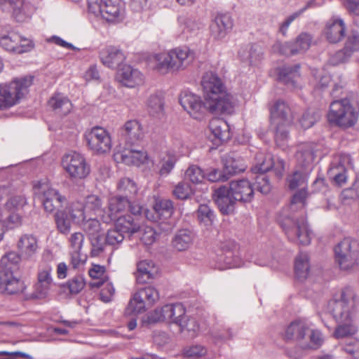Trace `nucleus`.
Masks as SVG:
<instances>
[{
	"label": "nucleus",
	"instance_id": "obj_1",
	"mask_svg": "<svg viewBox=\"0 0 359 359\" xmlns=\"http://www.w3.org/2000/svg\"><path fill=\"white\" fill-rule=\"evenodd\" d=\"M306 191L302 189L295 193L290 204L279 211L276 220L287 238L292 242L307 245L311 243V231L304 214Z\"/></svg>",
	"mask_w": 359,
	"mask_h": 359
},
{
	"label": "nucleus",
	"instance_id": "obj_2",
	"mask_svg": "<svg viewBox=\"0 0 359 359\" xmlns=\"http://www.w3.org/2000/svg\"><path fill=\"white\" fill-rule=\"evenodd\" d=\"M201 86L208 111L216 115L231 114L234 111L233 97L225 90V87L212 72H206L202 78Z\"/></svg>",
	"mask_w": 359,
	"mask_h": 359
},
{
	"label": "nucleus",
	"instance_id": "obj_3",
	"mask_svg": "<svg viewBox=\"0 0 359 359\" xmlns=\"http://www.w3.org/2000/svg\"><path fill=\"white\" fill-rule=\"evenodd\" d=\"M214 200L223 215L234 212L236 202L248 203L254 197V189L247 180L232 181L229 186H221L213 194Z\"/></svg>",
	"mask_w": 359,
	"mask_h": 359
},
{
	"label": "nucleus",
	"instance_id": "obj_4",
	"mask_svg": "<svg viewBox=\"0 0 359 359\" xmlns=\"http://www.w3.org/2000/svg\"><path fill=\"white\" fill-rule=\"evenodd\" d=\"M270 122L275 132V140L280 144L288 137V127L294 120V111L289 104L278 99L273 102L269 107Z\"/></svg>",
	"mask_w": 359,
	"mask_h": 359
},
{
	"label": "nucleus",
	"instance_id": "obj_5",
	"mask_svg": "<svg viewBox=\"0 0 359 359\" xmlns=\"http://www.w3.org/2000/svg\"><path fill=\"white\" fill-rule=\"evenodd\" d=\"M33 76L15 79L8 83L0 84V109H8L20 103L32 85Z\"/></svg>",
	"mask_w": 359,
	"mask_h": 359
},
{
	"label": "nucleus",
	"instance_id": "obj_6",
	"mask_svg": "<svg viewBox=\"0 0 359 359\" xmlns=\"http://www.w3.org/2000/svg\"><path fill=\"white\" fill-rule=\"evenodd\" d=\"M193 53L187 48H177L155 56L156 69L162 74L184 68L193 60Z\"/></svg>",
	"mask_w": 359,
	"mask_h": 359
},
{
	"label": "nucleus",
	"instance_id": "obj_7",
	"mask_svg": "<svg viewBox=\"0 0 359 359\" xmlns=\"http://www.w3.org/2000/svg\"><path fill=\"white\" fill-rule=\"evenodd\" d=\"M358 109L348 98L334 100L330 105L329 121L341 128L353 127L358 121Z\"/></svg>",
	"mask_w": 359,
	"mask_h": 359
},
{
	"label": "nucleus",
	"instance_id": "obj_8",
	"mask_svg": "<svg viewBox=\"0 0 359 359\" xmlns=\"http://www.w3.org/2000/svg\"><path fill=\"white\" fill-rule=\"evenodd\" d=\"M284 339L286 341H295L303 344L306 348H318L322 342L321 333L311 330L302 320L291 323L285 330Z\"/></svg>",
	"mask_w": 359,
	"mask_h": 359
},
{
	"label": "nucleus",
	"instance_id": "obj_9",
	"mask_svg": "<svg viewBox=\"0 0 359 359\" xmlns=\"http://www.w3.org/2000/svg\"><path fill=\"white\" fill-rule=\"evenodd\" d=\"M357 302V297L353 290L346 287L329 302L328 308L336 322L344 323L351 320Z\"/></svg>",
	"mask_w": 359,
	"mask_h": 359
},
{
	"label": "nucleus",
	"instance_id": "obj_10",
	"mask_svg": "<svg viewBox=\"0 0 359 359\" xmlns=\"http://www.w3.org/2000/svg\"><path fill=\"white\" fill-rule=\"evenodd\" d=\"M33 188L34 197L43 204L47 212L62 210L67 205L66 197L46 182H38Z\"/></svg>",
	"mask_w": 359,
	"mask_h": 359
},
{
	"label": "nucleus",
	"instance_id": "obj_11",
	"mask_svg": "<svg viewBox=\"0 0 359 359\" xmlns=\"http://www.w3.org/2000/svg\"><path fill=\"white\" fill-rule=\"evenodd\" d=\"M159 299V292L154 286L139 289L128 302L125 309L126 316L137 315L144 312Z\"/></svg>",
	"mask_w": 359,
	"mask_h": 359
},
{
	"label": "nucleus",
	"instance_id": "obj_12",
	"mask_svg": "<svg viewBox=\"0 0 359 359\" xmlns=\"http://www.w3.org/2000/svg\"><path fill=\"white\" fill-rule=\"evenodd\" d=\"M0 47L6 51L22 54L30 51L34 48L33 42L22 37L10 26L0 27Z\"/></svg>",
	"mask_w": 359,
	"mask_h": 359
},
{
	"label": "nucleus",
	"instance_id": "obj_13",
	"mask_svg": "<svg viewBox=\"0 0 359 359\" xmlns=\"http://www.w3.org/2000/svg\"><path fill=\"white\" fill-rule=\"evenodd\" d=\"M336 262L342 270H348L358 264V244L350 238H344L334 248Z\"/></svg>",
	"mask_w": 359,
	"mask_h": 359
},
{
	"label": "nucleus",
	"instance_id": "obj_14",
	"mask_svg": "<svg viewBox=\"0 0 359 359\" xmlns=\"http://www.w3.org/2000/svg\"><path fill=\"white\" fill-rule=\"evenodd\" d=\"M88 6L90 13L108 22L119 21L123 15L118 0H88Z\"/></svg>",
	"mask_w": 359,
	"mask_h": 359
},
{
	"label": "nucleus",
	"instance_id": "obj_15",
	"mask_svg": "<svg viewBox=\"0 0 359 359\" xmlns=\"http://www.w3.org/2000/svg\"><path fill=\"white\" fill-rule=\"evenodd\" d=\"M62 165L72 180L84 179L90 172V167L85 158L75 151L66 154L62 158Z\"/></svg>",
	"mask_w": 359,
	"mask_h": 359
},
{
	"label": "nucleus",
	"instance_id": "obj_16",
	"mask_svg": "<svg viewBox=\"0 0 359 359\" xmlns=\"http://www.w3.org/2000/svg\"><path fill=\"white\" fill-rule=\"evenodd\" d=\"M85 140L89 149L97 154L109 152L111 148V137L101 127H94L85 134Z\"/></svg>",
	"mask_w": 359,
	"mask_h": 359
},
{
	"label": "nucleus",
	"instance_id": "obj_17",
	"mask_svg": "<svg viewBox=\"0 0 359 359\" xmlns=\"http://www.w3.org/2000/svg\"><path fill=\"white\" fill-rule=\"evenodd\" d=\"M26 287L22 280L14 276V272L8 267L0 268V292L14 294L24 292Z\"/></svg>",
	"mask_w": 359,
	"mask_h": 359
},
{
	"label": "nucleus",
	"instance_id": "obj_18",
	"mask_svg": "<svg viewBox=\"0 0 359 359\" xmlns=\"http://www.w3.org/2000/svg\"><path fill=\"white\" fill-rule=\"evenodd\" d=\"M284 170V161L279 158H274L271 154L260 157L257 164L251 168L252 172L258 174H265V172L272 170L278 180L283 177Z\"/></svg>",
	"mask_w": 359,
	"mask_h": 359
},
{
	"label": "nucleus",
	"instance_id": "obj_19",
	"mask_svg": "<svg viewBox=\"0 0 359 359\" xmlns=\"http://www.w3.org/2000/svg\"><path fill=\"white\" fill-rule=\"evenodd\" d=\"M180 103L194 118H199L205 111H208L206 100L203 102L201 97L191 93L184 92L180 95Z\"/></svg>",
	"mask_w": 359,
	"mask_h": 359
},
{
	"label": "nucleus",
	"instance_id": "obj_20",
	"mask_svg": "<svg viewBox=\"0 0 359 359\" xmlns=\"http://www.w3.org/2000/svg\"><path fill=\"white\" fill-rule=\"evenodd\" d=\"M121 135L126 144L130 146L140 144L144 138L142 126L137 120H130L126 122L121 129Z\"/></svg>",
	"mask_w": 359,
	"mask_h": 359
},
{
	"label": "nucleus",
	"instance_id": "obj_21",
	"mask_svg": "<svg viewBox=\"0 0 359 359\" xmlns=\"http://www.w3.org/2000/svg\"><path fill=\"white\" fill-rule=\"evenodd\" d=\"M222 253L219 255V261L224 262L227 268L241 266L238 245L233 241H227L221 245Z\"/></svg>",
	"mask_w": 359,
	"mask_h": 359
},
{
	"label": "nucleus",
	"instance_id": "obj_22",
	"mask_svg": "<svg viewBox=\"0 0 359 359\" xmlns=\"http://www.w3.org/2000/svg\"><path fill=\"white\" fill-rule=\"evenodd\" d=\"M300 65H285L276 69L277 79L288 88L297 86V80L300 76Z\"/></svg>",
	"mask_w": 359,
	"mask_h": 359
},
{
	"label": "nucleus",
	"instance_id": "obj_23",
	"mask_svg": "<svg viewBox=\"0 0 359 359\" xmlns=\"http://www.w3.org/2000/svg\"><path fill=\"white\" fill-rule=\"evenodd\" d=\"M116 79L122 85L129 88L140 84L143 80L141 72L128 65H123L118 69Z\"/></svg>",
	"mask_w": 359,
	"mask_h": 359
},
{
	"label": "nucleus",
	"instance_id": "obj_24",
	"mask_svg": "<svg viewBox=\"0 0 359 359\" xmlns=\"http://www.w3.org/2000/svg\"><path fill=\"white\" fill-rule=\"evenodd\" d=\"M233 25L231 16L229 13L218 14L210 25L212 36L217 39H223Z\"/></svg>",
	"mask_w": 359,
	"mask_h": 359
},
{
	"label": "nucleus",
	"instance_id": "obj_25",
	"mask_svg": "<svg viewBox=\"0 0 359 359\" xmlns=\"http://www.w3.org/2000/svg\"><path fill=\"white\" fill-rule=\"evenodd\" d=\"M102 63L111 69L120 68L126 59L123 52L114 46L107 47L100 52Z\"/></svg>",
	"mask_w": 359,
	"mask_h": 359
},
{
	"label": "nucleus",
	"instance_id": "obj_26",
	"mask_svg": "<svg viewBox=\"0 0 359 359\" xmlns=\"http://www.w3.org/2000/svg\"><path fill=\"white\" fill-rule=\"evenodd\" d=\"M17 247L23 259H32L39 248L37 238L28 233L24 234L20 238Z\"/></svg>",
	"mask_w": 359,
	"mask_h": 359
},
{
	"label": "nucleus",
	"instance_id": "obj_27",
	"mask_svg": "<svg viewBox=\"0 0 359 359\" xmlns=\"http://www.w3.org/2000/svg\"><path fill=\"white\" fill-rule=\"evenodd\" d=\"M129 205V200L124 196L112 197L109 201L108 210L102 215V220L105 223H109L118 217V214L125 210Z\"/></svg>",
	"mask_w": 359,
	"mask_h": 359
},
{
	"label": "nucleus",
	"instance_id": "obj_28",
	"mask_svg": "<svg viewBox=\"0 0 359 359\" xmlns=\"http://www.w3.org/2000/svg\"><path fill=\"white\" fill-rule=\"evenodd\" d=\"M351 158L349 155H341L339 162L334 165L332 163L329 170L330 177H332L334 182L339 187L344 185L347 180L346 165H351Z\"/></svg>",
	"mask_w": 359,
	"mask_h": 359
},
{
	"label": "nucleus",
	"instance_id": "obj_29",
	"mask_svg": "<svg viewBox=\"0 0 359 359\" xmlns=\"http://www.w3.org/2000/svg\"><path fill=\"white\" fill-rule=\"evenodd\" d=\"M222 161L224 170L229 177L245 171L246 168L243 159L235 152L225 154Z\"/></svg>",
	"mask_w": 359,
	"mask_h": 359
},
{
	"label": "nucleus",
	"instance_id": "obj_30",
	"mask_svg": "<svg viewBox=\"0 0 359 359\" xmlns=\"http://www.w3.org/2000/svg\"><path fill=\"white\" fill-rule=\"evenodd\" d=\"M209 129L215 137L216 144H221L231 137L229 126L222 118H213L210 121Z\"/></svg>",
	"mask_w": 359,
	"mask_h": 359
},
{
	"label": "nucleus",
	"instance_id": "obj_31",
	"mask_svg": "<svg viewBox=\"0 0 359 359\" xmlns=\"http://www.w3.org/2000/svg\"><path fill=\"white\" fill-rule=\"evenodd\" d=\"M2 11L12 13L17 22H24L29 15L25 11L24 0H0Z\"/></svg>",
	"mask_w": 359,
	"mask_h": 359
},
{
	"label": "nucleus",
	"instance_id": "obj_32",
	"mask_svg": "<svg viewBox=\"0 0 359 359\" xmlns=\"http://www.w3.org/2000/svg\"><path fill=\"white\" fill-rule=\"evenodd\" d=\"M345 25L341 19L332 18L326 25L325 34L330 43H337L344 36Z\"/></svg>",
	"mask_w": 359,
	"mask_h": 359
},
{
	"label": "nucleus",
	"instance_id": "obj_33",
	"mask_svg": "<svg viewBox=\"0 0 359 359\" xmlns=\"http://www.w3.org/2000/svg\"><path fill=\"white\" fill-rule=\"evenodd\" d=\"M116 158L128 165L140 166L148 161L147 152L137 149H126L116 154Z\"/></svg>",
	"mask_w": 359,
	"mask_h": 359
},
{
	"label": "nucleus",
	"instance_id": "obj_34",
	"mask_svg": "<svg viewBox=\"0 0 359 359\" xmlns=\"http://www.w3.org/2000/svg\"><path fill=\"white\" fill-rule=\"evenodd\" d=\"M115 225L124 234L130 236L140 231V222L139 218L134 217L131 215L127 214L120 216L115 219Z\"/></svg>",
	"mask_w": 359,
	"mask_h": 359
},
{
	"label": "nucleus",
	"instance_id": "obj_35",
	"mask_svg": "<svg viewBox=\"0 0 359 359\" xmlns=\"http://www.w3.org/2000/svg\"><path fill=\"white\" fill-rule=\"evenodd\" d=\"M158 272V268L153 261L144 259L137 264V273L136 276L138 283H145L154 278Z\"/></svg>",
	"mask_w": 359,
	"mask_h": 359
},
{
	"label": "nucleus",
	"instance_id": "obj_36",
	"mask_svg": "<svg viewBox=\"0 0 359 359\" xmlns=\"http://www.w3.org/2000/svg\"><path fill=\"white\" fill-rule=\"evenodd\" d=\"M238 54L243 61L248 62L251 65H258L264 58L263 48L257 43L249 44L241 49Z\"/></svg>",
	"mask_w": 359,
	"mask_h": 359
},
{
	"label": "nucleus",
	"instance_id": "obj_37",
	"mask_svg": "<svg viewBox=\"0 0 359 359\" xmlns=\"http://www.w3.org/2000/svg\"><path fill=\"white\" fill-rule=\"evenodd\" d=\"M48 104L53 111L60 116H65L69 114L72 107L70 100L60 93L51 97Z\"/></svg>",
	"mask_w": 359,
	"mask_h": 359
},
{
	"label": "nucleus",
	"instance_id": "obj_38",
	"mask_svg": "<svg viewBox=\"0 0 359 359\" xmlns=\"http://www.w3.org/2000/svg\"><path fill=\"white\" fill-rule=\"evenodd\" d=\"M310 265L309 262V256L305 253L299 255L294 262V273L296 278L302 281L309 276Z\"/></svg>",
	"mask_w": 359,
	"mask_h": 359
},
{
	"label": "nucleus",
	"instance_id": "obj_39",
	"mask_svg": "<svg viewBox=\"0 0 359 359\" xmlns=\"http://www.w3.org/2000/svg\"><path fill=\"white\" fill-rule=\"evenodd\" d=\"M154 210L159 219H167L174 212L173 203L170 199H159L154 205Z\"/></svg>",
	"mask_w": 359,
	"mask_h": 359
},
{
	"label": "nucleus",
	"instance_id": "obj_40",
	"mask_svg": "<svg viewBox=\"0 0 359 359\" xmlns=\"http://www.w3.org/2000/svg\"><path fill=\"white\" fill-rule=\"evenodd\" d=\"M165 311L167 314V320L177 325L187 316L185 315V309L182 304H166Z\"/></svg>",
	"mask_w": 359,
	"mask_h": 359
},
{
	"label": "nucleus",
	"instance_id": "obj_41",
	"mask_svg": "<svg viewBox=\"0 0 359 359\" xmlns=\"http://www.w3.org/2000/svg\"><path fill=\"white\" fill-rule=\"evenodd\" d=\"M192 241V233L188 229H181L172 239V245L177 250L183 251L189 248Z\"/></svg>",
	"mask_w": 359,
	"mask_h": 359
},
{
	"label": "nucleus",
	"instance_id": "obj_42",
	"mask_svg": "<svg viewBox=\"0 0 359 359\" xmlns=\"http://www.w3.org/2000/svg\"><path fill=\"white\" fill-rule=\"evenodd\" d=\"M298 163L302 168L309 167L315 158L314 149L310 144L302 145L296 154Z\"/></svg>",
	"mask_w": 359,
	"mask_h": 359
},
{
	"label": "nucleus",
	"instance_id": "obj_43",
	"mask_svg": "<svg viewBox=\"0 0 359 359\" xmlns=\"http://www.w3.org/2000/svg\"><path fill=\"white\" fill-rule=\"evenodd\" d=\"M180 332L188 338H194L197 335L199 330V325L197 320L194 318L187 316L178 325Z\"/></svg>",
	"mask_w": 359,
	"mask_h": 359
},
{
	"label": "nucleus",
	"instance_id": "obj_44",
	"mask_svg": "<svg viewBox=\"0 0 359 359\" xmlns=\"http://www.w3.org/2000/svg\"><path fill=\"white\" fill-rule=\"evenodd\" d=\"M52 269L50 266H46L38 275V279L40 283L42 284L43 289L39 292H36L32 295L33 298L41 299L46 297L47 293V287L50 283L52 279L50 272Z\"/></svg>",
	"mask_w": 359,
	"mask_h": 359
},
{
	"label": "nucleus",
	"instance_id": "obj_45",
	"mask_svg": "<svg viewBox=\"0 0 359 359\" xmlns=\"http://www.w3.org/2000/svg\"><path fill=\"white\" fill-rule=\"evenodd\" d=\"M85 208L86 212H93L95 215H101L105 213L102 210V200L96 195H90L86 197L85 201Z\"/></svg>",
	"mask_w": 359,
	"mask_h": 359
},
{
	"label": "nucleus",
	"instance_id": "obj_46",
	"mask_svg": "<svg viewBox=\"0 0 359 359\" xmlns=\"http://www.w3.org/2000/svg\"><path fill=\"white\" fill-rule=\"evenodd\" d=\"M177 158L175 154L168 152L163 156L159 162L160 169L158 174L161 177L168 176L173 170Z\"/></svg>",
	"mask_w": 359,
	"mask_h": 359
},
{
	"label": "nucleus",
	"instance_id": "obj_47",
	"mask_svg": "<svg viewBox=\"0 0 359 359\" xmlns=\"http://www.w3.org/2000/svg\"><path fill=\"white\" fill-rule=\"evenodd\" d=\"M164 102L158 95H151L147 102L149 112L154 116H160L163 114Z\"/></svg>",
	"mask_w": 359,
	"mask_h": 359
},
{
	"label": "nucleus",
	"instance_id": "obj_48",
	"mask_svg": "<svg viewBox=\"0 0 359 359\" xmlns=\"http://www.w3.org/2000/svg\"><path fill=\"white\" fill-rule=\"evenodd\" d=\"M117 188L126 198H133L137 193V187L134 181L130 178L124 177L120 180Z\"/></svg>",
	"mask_w": 359,
	"mask_h": 359
},
{
	"label": "nucleus",
	"instance_id": "obj_49",
	"mask_svg": "<svg viewBox=\"0 0 359 359\" xmlns=\"http://www.w3.org/2000/svg\"><path fill=\"white\" fill-rule=\"evenodd\" d=\"M83 231L87 233L88 238L99 236L102 233L101 224L96 219H85L81 222Z\"/></svg>",
	"mask_w": 359,
	"mask_h": 359
},
{
	"label": "nucleus",
	"instance_id": "obj_50",
	"mask_svg": "<svg viewBox=\"0 0 359 359\" xmlns=\"http://www.w3.org/2000/svg\"><path fill=\"white\" fill-rule=\"evenodd\" d=\"M178 22L184 26V32L190 33L191 34H196L203 27V25L200 22L186 16L179 17Z\"/></svg>",
	"mask_w": 359,
	"mask_h": 359
},
{
	"label": "nucleus",
	"instance_id": "obj_51",
	"mask_svg": "<svg viewBox=\"0 0 359 359\" xmlns=\"http://www.w3.org/2000/svg\"><path fill=\"white\" fill-rule=\"evenodd\" d=\"M55 220L57 228L60 233L63 234H67L69 233L71 222L64 210L55 212Z\"/></svg>",
	"mask_w": 359,
	"mask_h": 359
},
{
	"label": "nucleus",
	"instance_id": "obj_52",
	"mask_svg": "<svg viewBox=\"0 0 359 359\" xmlns=\"http://www.w3.org/2000/svg\"><path fill=\"white\" fill-rule=\"evenodd\" d=\"M273 53H278L285 56L294 55L299 53L298 48L294 47L293 42H276L272 46Z\"/></svg>",
	"mask_w": 359,
	"mask_h": 359
},
{
	"label": "nucleus",
	"instance_id": "obj_53",
	"mask_svg": "<svg viewBox=\"0 0 359 359\" xmlns=\"http://www.w3.org/2000/svg\"><path fill=\"white\" fill-rule=\"evenodd\" d=\"M197 216L200 222L203 223L205 226L211 225L215 219L213 210L206 204L199 205Z\"/></svg>",
	"mask_w": 359,
	"mask_h": 359
},
{
	"label": "nucleus",
	"instance_id": "obj_54",
	"mask_svg": "<svg viewBox=\"0 0 359 359\" xmlns=\"http://www.w3.org/2000/svg\"><path fill=\"white\" fill-rule=\"evenodd\" d=\"M89 240L91 244L90 255L92 257H99L104 252L105 246L108 245L102 234L89 238Z\"/></svg>",
	"mask_w": 359,
	"mask_h": 359
},
{
	"label": "nucleus",
	"instance_id": "obj_55",
	"mask_svg": "<svg viewBox=\"0 0 359 359\" xmlns=\"http://www.w3.org/2000/svg\"><path fill=\"white\" fill-rule=\"evenodd\" d=\"M104 238L108 245L116 246L123 242L125 234L114 225V228L107 231Z\"/></svg>",
	"mask_w": 359,
	"mask_h": 359
},
{
	"label": "nucleus",
	"instance_id": "obj_56",
	"mask_svg": "<svg viewBox=\"0 0 359 359\" xmlns=\"http://www.w3.org/2000/svg\"><path fill=\"white\" fill-rule=\"evenodd\" d=\"M185 176L192 183L198 184L205 179V171L198 165H191L186 170Z\"/></svg>",
	"mask_w": 359,
	"mask_h": 359
},
{
	"label": "nucleus",
	"instance_id": "obj_57",
	"mask_svg": "<svg viewBox=\"0 0 359 359\" xmlns=\"http://www.w3.org/2000/svg\"><path fill=\"white\" fill-rule=\"evenodd\" d=\"M254 186V190L256 189L263 194H267L271 190L269 179L267 175L263 173L256 176Z\"/></svg>",
	"mask_w": 359,
	"mask_h": 359
},
{
	"label": "nucleus",
	"instance_id": "obj_58",
	"mask_svg": "<svg viewBox=\"0 0 359 359\" xmlns=\"http://www.w3.org/2000/svg\"><path fill=\"white\" fill-rule=\"evenodd\" d=\"M205 178L211 182H226L229 177L224 169L220 170L218 168H211L205 172Z\"/></svg>",
	"mask_w": 359,
	"mask_h": 359
},
{
	"label": "nucleus",
	"instance_id": "obj_59",
	"mask_svg": "<svg viewBox=\"0 0 359 359\" xmlns=\"http://www.w3.org/2000/svg\"><path fill=\"white\" fill-rule=\"evenodd\" d=\"M86 208L84 204L80 202L72 203L69 211L72 219L76 223H80L86 219Z\"/></svg>",
	"mask_w": 359,
	"mask_h": 359
},
{
	"label": "nucleus",
	"instance_id": "obj_60",
	"mask_svg": "<svg viewBox=\"0 0 359 359\" xmlns=\"http://www.w3.org/2000/svg\"><path fill=\"white\" fill-rule=\"evenodd\" d=\"M348 54L359 50V32L352 29L349 33L345 46Z\"/></svg>",
	"mask_w": 359,
	"mask_h": 359
},
{
	"label": "nucleus",
	"instance_id": "obj_61",
	"mask_svg": "<svg viewBox=\"0 0 359 359\" xmlns=\"http://www.w3.org/2000/svg\"><path fill=\"white\" fill-rule=\"evenodd\" d=\"M20 259L22 257L20 252L17 254L15 252H10L1 258V267H8L14 272V270L17 269V264Z\"/></svg>",
	"mask_w": 359,
	"mask_h": 359
},
{
	"label": "nucleus",
	"instance_id": "obj_62",
	"mask_svg": "<svg viewBox=\"0 0 359 359\" xmlns=\"http://www.w3.org/2000/svg\"><path fill=\"white\" fill-rule=\"evenodd\" d=\"M306 171L297 170L288 178L289 188L295 189L303 185L306 180Z\"/></svg>",
	"mask_w": 359,
	"mask_h": 359
},
{
	"label": "nucleus",
	"instance_id": "obj_63",
	"mask_svg": "<svg viewBox=\"0 0 359 359\" xmlns=\"http://www.w3.org/2000/svg\"><path fill=\"white\" fill-rule=\"evenodd\" d=\"M165 305L161 308L156 309L154 311L148 313L147 316V322L149 324H155L157 323L167 320V314L165 313Z\"/></svg>",
	"mask_w": 359,
	"mask_h": 359
},
{
	"label": "nucleus",
	"instance_id": "obj_64",
	"mask_svg": "<svg viewBox=\"0 0 359 359\" xmlns=\"http://www.w3.org/2000/svg\"><path fill=\"white\" fill-rule=\"evenodd\" d=\"M172 194L177 199H188L191 194V187L188 183L180 182L175 187Z\"/></svg>",
	"mask_w": 359,
	"mask_h": 359
}]
</instances>
